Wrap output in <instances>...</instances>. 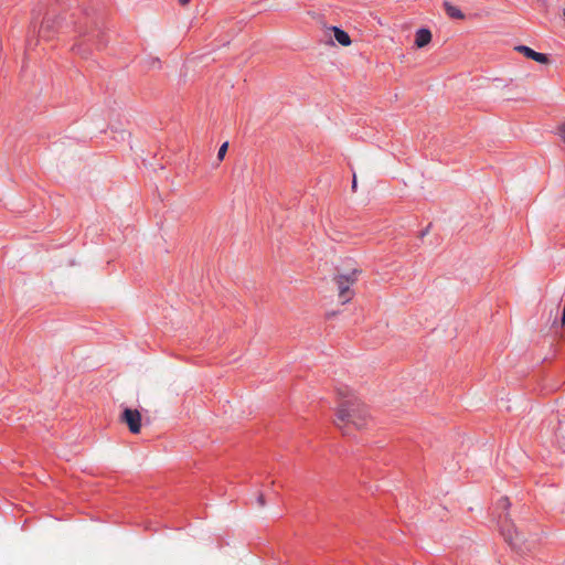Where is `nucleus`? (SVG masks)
<instances>
[{
	"instance_id": "1",
	"label": "nucleus",
	"mask_w": 565,
	"mask_h": 565,
	"mask_svg": "<svg viewBox=\"0 0 565 565\" xmlns=\"http://www.w3.org/2000/svg\"><path fill=\"white\" fill-rule=\"evenodd\" d=\"M337 392L342 402L337 409L335 426L343 435H349L348 428L350 425L354 426L356 429L365 427L369 420L366 405L348 387L338 388Z\"/></svg>"
},
{
	"instance_id": "2",
	"label": "nucleus",
	"mask_w": 565,
	"mask_h": 565,
	"mask_svg": "<svg viewBox=\"0 0 565 565\" xmlns=\"http://www.w3.org/2000/svg\"><path fill=\"white\" fill-rule=\"evenodd\" d=\"M501 534L504 537V541L516 552L524 553L525 551H530V546H527V539L518 531L515 525L508 519V515L501 520Z\"/></svg>"
},
{
	"instance_id": "3",
	"label": "nucleus",
	"mask_w": 565,
	"mask_h": 565,
	"mask_svg": "<svg viewBox=\"0 0 565 565\" xmlns=\"http://www.w3.org/2000/svg\"><path fill=\"white\" fill-rule=\"evenodd\" d=\"M360 273V270L353 269L349 274H339L334 277L339 299L343 305L353 298L354 291L351 289V286L358 280V275Z\"/></svg>"
},
{
	"instance_id": "4",
	"label": "nucleus",
	"mask_w": 565,
	"mask_h": 565,
	"mask_svg": "<svg viewBox=\"0 0 565 565\" xmlns=\"http://www.w3.org/2000/svg\"><path fill=\"white\" fill-rule=\"evenodd\" d=\"M77 31L82 36L86 38L87 43H92L97 50L105 47L107 43L105 34L95 22H92L89 28L88 25H86L85 29L78 26Z\"/></svg>"
},
{
	"instance_id": "5",
	"label": "nucleus",
	"mask_w": 565,
	"mask_h": 565,
	"mask_svg": "<svg viewBox=\"0 0 565 565\" xmlns=\"http://www.w3.org/2000/svg\"><path fill=\"white\" fill-rule=\"evenodd\" d=\"M141 414L138 409L125 407L120 414V422L126 424L129 431L137 435L141 430Z\"/></svg>"
},
{
	"instance_id": "6",
	"label": "nucleus",
	"mask_w": 565,
	"mask_h": 565,
	"mask_svg": "<svg viewBox=\"0 0 565 565\" xmlns=\"http://www.w3.org/2000/svg\"><path fill=\"white\" fill-rule=\"evenodd\" d=\"M60 28V18L45 17L41 23L39 33L41 38L51 39L53 32Z\"/></svg>"
},
{
	"instance_id": "7",
	"label": "nucleus",
	"mask_w": 565,
	"mask_h": 565,
	"mask_svg": "<svg viewBox=\"0 0 565 565\" xmlns=\"http://www.w3.org/2000/svg\"><path fill=\"white\" fill-rule=\"evenodd\" d=\"M515 51H518L519 53L523 54L525 57L533 60L537 63H541V64L548 63V56L546 54L536 52L526 45H518V46H515Z\"/></svg>"
},
{
	"instance_id": "8",
	"label": "nucleus",
	"mask_w": 565,
	"mask_h": 565,
	"mask_svg": "<svg viewBox=\"0 0 565 565\" xmlns=\"http://www.w3.org/2000/svg\"><path fill=\"white\" fill-rule=\"evenodd\" d=\"M430 41H431V32H430V30H428L426 28H422V29H419L416 32L415 45L418 49H422V47L426 46L427 44L430 43Z\"/></svg>"
},
{
	"instance_id": "9",
	"label": "nucleus",
	"mask_w": 565,
	"mask_h": 565,
	"mask_svg": "<svg viewBox=\"0 0 565 565\" xmlns=\"http://www.w3.org/2000/svg\"><path fill=\"white\" fill-rule=\"evenodd\" d=\"M443 7L445 9L446 14L450 19H457V20L465 19V14L462 13V11L459 8H457L456 6H452L449 1H444Z\"/></svg>"
},
{
	"instance_id": "10",
	"label": "nucleus",
	"mask_w": 565,
	"mask_h": 565,
	"mask_svg": "<svg viewBox=\"0 0 565 565\" xmlns=\"http://www.w3.org/2000/svg\"><path fill=\"white\" fill-rule=\"evenodd\" d=\"M331 30L334 34V39L338 41L339 44H341L342 46H348L351 44V38L348 34V32L338 26H332Z\"/></svg>"
},
{
	"instance_id": "11",
	"label": "nucleus",
	"mask_w": 565,
	"mask_h": 565,
	"mask_svg": "<svg viewBox=\"0 0 565 565\" xmlns=\"http://www.w3.org/2000/svg\"><path fill=\"white\" fill-rule=\"evenodd\" d=\"M73 50L81 54L83 57H87L89 52L84 47V43L75 44Z\"/></svg>"
},
{
	"instance_id": "12",
	"label": "nucleus",
	"mask_w": 565,
	"mask_h": 565,
	"mask_svg": "<svg viewBox=\"0 0 565 565\" xmlns=\"http://www.w3.org/2000/svg\"><path fill=\"white\" fill-rule=\"evenodd\" d=\"M227 149H228V142L227 141L221 145V147L218 149V152H217L218 161H222L224 159Z\"/></svg>"
},
{
	"instance_id": "13",
	"label": "nucleus",
	"mask_w": 565,
	"mask_h": 565,
	"mask_svg": "<svg viewBox=\"0 0 565 565\" xmlns=\"http://www.w3.org/2000/svg\"><path fill=\"white\" fill-rule=\"evenodd\" d=\"M511 503H510V500L508 497H502L499 501H498V507L499 508H502L503 510H509Z\"/></svg>"
},
{
	"instance_id": "14",
	"label": "nucleus",
	"mask_w": 565,
	"mask_h": 565,
	"mask_svg": "<svg viewBox=\"0 0 565 565\" xmlns=\"http://www.w3.org/2000/svg\"><path fill=\"white\" fill-rule=\"evenodd\" d=\"M257 503H258V505H259V507H264V505L266 504L264 493H262V492H260V493L257 495Z\"/></svg>"
},
{
	"instance_id": "15",
	"label": "nucleus",
	"mask_w": 565,
	"mask_h": 565,
	"mask_svg": "<svg viewBox=\"0 0 565 565\" xmlns=\"http://www.w3.org/2000/svg\"><path fill=\"white\" fill-rule=\"evenodd\" d=\"M558 131H559L563 142L565 143V122L559 126Z\"/></svg>"
},
{
	"instance_id": "16",
	"label": "nucleus",
	"mask_w": 565,
	"mask_h": 565,
	"mask_svg": "<svg viewBox=\"0 0 565 565\" xmlns=\"http://www.w3.org/2000/svg\"><path fill=\"white\" fill-rule=\"evenodd\" d=\"M430 226H431V224H429L425 230H423L420 232V234H419L420 238H423L424 236H426L429 233Z\"/></svg>"
},
{
	"instance_id": "17",
	"label": "nucleus",
	"mask_w": 565,
	"mask_h": 565,
	"mask_svg": "<svg viewBox=\"0 0 565 565\" xmlns=\"http://www.w3.org/2000/svg\"><path fill=\"white\" fill-rule=\"evenodd\" d=\"M180 6L184 7L190 3L191 0H178Z\"/></svg>"
},
{
	"instance_id": "18",
	"label": "nucleus",
	"mask_w": 565,
	"mask_h": 565,
	"mask_svg": "<svg viewBox=\"0 0 565 565\" xmlns=\"http://www.w3.org/2000/svg\"><path fill=\"white\" fill-rule=\"evenodd\" d=\"M355 188H356V178H355V174H353L352 189L355 190Z\"/></svg>"
},
{
	"instance_id": "19",
	"label": "nucleus",
	"mask_w": 565,
	"mask_h": 565,
	"mask_svg": "<svg viewBox=\"0 0 565 565\" xmlns=\"http://www.w3.org/2000/svg\"><path fill=\"white\" fill-rule=\"evenodd\" d=\"M563 15L565 17V9L563 10Z\"/></svg>"
}]
</instances>
